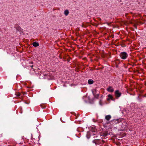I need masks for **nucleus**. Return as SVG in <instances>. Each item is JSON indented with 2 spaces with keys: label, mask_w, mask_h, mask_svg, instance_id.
Returning <instances> with one entry per match:
<instances>
[{
  "label": "nucleus",
  "mask_w": 146,
  "mask_h": 146,
  "mask_svg": "<svg viewBox=\"0 0 146 146\" xmlns=\"http://www.w3.org/2000/svg\"><path fill=\"white\" fill-rule=\"evenodd\" d=\"M31 66V68H33V65H32V66Z\"/></svg>",
  "instance_id": "nucleus-17"
},
{
  "label": "nucleus",
  "mask_w": 146,
  "mask_h": 146,
  "mask_svg": "<svg viewBox=\"0 0 146 146\" xmlns=\"http://www.w3.org/2000/svg\"><path fill=\"white\" fill-rule=\"evenodd\" d=\"M99 97V95L97 94L95 96V97L96 98H98Z\"/></svg>",
  "instance_id": "nucleus-13"
},
{
  "label": "nucleus",
  "mask_w": 146,
  "mask_h": 146,
  "mask_svg": "<svg viewBox=\"0 0 146 146\" xmlns=\"http://www.w3.org/2000/svg\"><path fill=\"white\" fill-rule=\"evenodd\" d=\"M70 138L68 137H66L64 138V141L67 142H69L70 141Z\"/></svg>",
  "instance_id": "nucleus-6"
},
{
  "label": "nucleus",
  "mask_w": 146,
  "mask_h": 146,
  "mask_svg": "<svg viewBox=\"0 0 146 146\" xmlns=\"http://www.w3.org/2000/svg\"><path fill=\"white\" fill-rule=\"evenodd\" d=\"M107 90L109 92H113L114 91V89L112 87L110 86L108 88Z\"/></svg>",
  "instance_id": "nucleus-4"
},
{
  "label": "nucleus",
  "mask_w": 146,
  "mask_h": 146,
  "mask_svg": "<svg viewBox=\"0 0 146 146\" xmlns=\"http://www.w3.org/2000/svg\"><path fill=\"white\" fill-rule=\"evenodd\" d=\"M94 83V81L93 80H91L90 79H89L88 81V83L89 84H92Z\"/></svg>",
  "instance_id": "nucleus-9"
},
{
  "label": "nucleus",
  "mask_w": 146,
  "mask_h": 146,
  "mask_svg": "<svg viewBox=\"0 0 146 146\" xmlns=\"http://www.w3.org/2000/svg\"><path fill=\"white\" fill-rule=\"evenodd\" d=\"M40 106H41V107L42 108H45V107H44H44H42V105H40Z\"/></svg>",
  "instance_id": "nucleus-19"
},
{
  "label": "nucleus",
  "mask_w": 146,
  "mask_h": 146,
  "mask_svg": "<svg viewBox=\"0 0 146 146\" xmlns=\"http://www.w3.org/2000/svg\"><path fill=\"white\" fill-rule=\"evenodd\" d=\"M69 13L68 11V10H66L65 11L64 13L67 16L68 15Z\"/></svg>",
  "instance_id": "nucleus-10"
},
{
  "label": "nucleus",
  "mask_w": 146,
  "mask_h": 146,
  "mask_svg": "<svg viewBox=\"0 0 146 146\" xmlns=\"http://www.w3.org/2000/svg\"><path fill=\"white\" fill-rule=\"evenodd\" d=\"M33 45L35 47L38 46H39V44L36 42H33Z\"/></svg>",
  "instance_id": "nucleus-7"
},
{
  "label": "nucleus",
  "mask_w": 146,
  "mask_h": 146,
  "mask_svg": "<svg viewBox=\"0 0 146 146\" xmlns=\"http://www.w3.org/2000/svg\"><path fill=\"white\" fill-rule=\"evenodd\" d=\"M93 142L94 143H95V140H94V141H93Z\"/></svg>",
  "instance_id": "nucleus-18"
},
{
  "label": "nucleus",
  "mask_w": 146,
  "mask_h": 146,
  "mask_svg": "<svg viewBox=\"0 0 146 146\" xmlns=\"http://www.w3.org/2000/svg\"><path fill=\"white\" fill-rule=\"evenodd\" d=\"M130 23L131 24H133V23H132V21H130Z\"/></svg>",
  "instance_id": "nucleus-15"
},
{
  "label": "nucleus",
  "mask_w": 146,
  "mask_h": 146,
  "mask_svg": "<svg viewBox=\"0 0 146 146\" xmlns=\"http://www.w3.org/2000/svg\"><path fill=\"white\" fill-rule=\"evenodd\" d=\"M128 55L127 53L124 52H121L119 54V56L123 60L126 59L128 57Z\"/></svg>",
  "instance_id": "nucleus-1"
},
{
  "label": "nucleus",
  "mask_w": 146,
  "mask_h": 146,
  "mask_svg": "<svg viewBox=\"0 0 146 146\" xmlns=\"http://www.w3.org/2000/svg\"><path fill=\"white\" fill-rule=\"evenodd\" d=\"M17 96H20V94L19 92H17L15 94Z\"/></svg>",
  "instance_id": "nucleus-11"
},
{
  "label": "nucleus",
  "mask_w": 146,
  "mask_h": 146,
  "mask_svg": "<svg viewBox=\"0 0 146 146\" xmlns=\"http://www.w3.org/2000/svg\"><path fill=\"white\" fill-rule=\"evenodd\" d=\"M108 133L106 132H105L104 133V136H106L107 135Z\"/></svg>",
  "instance_id": "nucleus-12"
},
{
  "label": "nucleus",
  "mask_w": 146,
  "mask_h": 146,
  "mask_svg": "<svg viewBox=\"0 0 146 146\" xmlns=\"http://www.w3.org/2000/svg\"><path fill=\"white\" fill-rule=\"evenodd\" d=\"M108 98L107 99V101H109L110 100H113V96L110 94H109L108 96Z\"/></svg>",
  "instance_id": "nucleus-5"
},
{
  "label": "nucleus",
  "mask_w": 146,
  "mask_h": 146,
  "mask_svg": "<svg viewBox=\"0 0 146 146\" xmlns=\"http://www.w3.org/2000/svg\"><path fill=\"white\" fill-rule=\"evenodd\" d=\"M111 118V116L110 115H107L105 117V119L108 121H109Z\"/></svg>",
  "instance_id": "nucleus-8"
},
{
  "label": "nucleus",
  "mask_w": 146,
  "mask_h": 146,
  "mask_svg": "<svg viewBox=\"0 0 146 146\" xmlns=\"http://www.w3.org/2000/svg\"><path fill=\"white\" fill-rule=\"evenodd\" d=\"M123 121H125L124 120L123 118H119L116 119H114L112 121L113 122V124L114 125L119 123L120 122Z\"/></svg>",
  "instance_id": "nucleus-2"
},
{
  "label": "nucleus",
  "mask_w": 146,
  "mask_h": 146,
  "mask_svg": "<svg viewBox=\"0 0 146 146\" xmlns=\"http://www.w3.org/2000/svg\"><path fill=\"white\" fill-rule=\"evenodd\" d=\"M117 61H118V60H116L115 61V62H117Z\"/></svg>",
  "instance_id": "nucleus-16"
},
{
  "label": "nucleus",
  "mask_w": 146,
  "mask_h": 146,
  "mask_svg": "<svg viewBox=\"0 0 146 146\" xmlns=\"http://www.w3.org/2000/svg\"><path fill=\"white\" fill-rule=\"evenodd\" d=\"M106 24L108 25H110L111 24V23H108V22H107L106 23Z\"/></svg>",
  "instance_id": "nucleus-14"
},
{
  "label": "nucleus",
  "mask_w": 146,
  "mask_h": 146,
  "mask_svg": "<svg viewBox=\"0 0 146 146\" xmlns=\"http://www.w3.org/2000/svg\"><path fill=\"white\" fill-rule=\"evenodd\" d=\"M121 95V93L119 92V90H117L115 92V95L117 98L120 97Z\"/></svg>",
  "instance_id": "nucleus-3"
}]
</instances>
